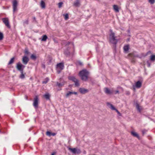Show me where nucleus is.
<instances>
[{
	"instance_id": "nucleus-1",
	"label": "nucleus",
	"mask_w": 155,
	"mask_h": 155,
	"mask_svg": "<svg viewBox=\"0 0 155 155\" xmlns=\"http://www.w3.org/2000/svg\"><path fill=\"white\" fill-rule=\"evenodd\" d=\"M88 74L89 72L86 69H83L80 71L79 74L81 79L82 81H86L88 79Z\"/></svg>"
},
{
	"instance_id": "nucleus-2",
	"label": "nucleus",
	"mask_w": 155,
	"mask_h": 155,
	"mask_svg": "<svg viewBox=\"0 0 155 155\" xmlns=\"http://www.w3.org/2000/svg\"><path fill=\"white\" fill-rule=\"evenodd\" d=\"M110 41L112 44L116 45L117 42V40L116 39V37L115 36V33L113 32L112 30H110Z\"/></svg>"
},
{
	"instance_id": "nucleus-3",
	"label": "nucleus",
	"mask_w": 155,
	"mask_h": 155,
	"mask_svg": "<svg viewBox=\"0 0 155 155\" xmlns=\"http://www.w3.org/2000/svg\"><path fill=\"white\" fill-rule=\"evenodd\" d=\"M68 79L74 82L75 87H78L79 86L80 84L79 82V81L74 77L71 76H69L68 77Z\"/></svg>"
},
{
	"instance_id": "nucleus-4",
	"label": "nucleus",
	"mask_w": 155,
	"mask_h": 155,
	"mask_svg": "<svg viewBox=\"0 0 155 155\" xmlns=\"http://www.w3.org/2000/svg\"><path fill=\"white\" fill-rule=\"evenodd\" d=\"M68 149L69 150L74 154H79L81 153V150L78 148H71L69 147L68 148Z\"/></svg>"
},
{
	"instance_id": "nucleus-5",
	"label": "nucleus",
	"mask_w": 155,
	"mask_h": 155,
	"mask_svg": "<svg viewBox=\"0 0 155 155\" xmlns=\"http://www.w3.org/2000/svg\"><path fill=\"white\" fill-rule=\"evenodd\" d=\"M25 67V66L21 64L20 62H18L16 64V68L20 71H23Z\"/></svg>"
},
{
	"instance_id": "nucleus-6",
	"label": "nucleus",
	"mask_w": 155,
	"mask_h": 155,
	"mask_svg": "<svg viewBox=\"0 0 155 155\" xmlns=\"http://www.w3.org/2000/svg\"><path fill=\"white\" fill-rule=\"evenodd\" d=\"M38 96H36L34 99V102L33 103V105L35 108L38 107Z\"/></svg>"
},
{
	"instance_id": "nucleus-7",
	"label": "nucleus",
	"mask_w": 155,
	"mask_h": 155,
	"mask_svg": "<svg viewBox=\"0 0 155 155\" xmlns=\"http://www.w3.org/2000/svg\"><path fill=\"white\" fill-rule=\"evenodd\" d=\"M13 12H14L17 10L18 2L17 0H13L12 2Z\"/></svg>"
},
{
	"instance_id": "nucleus-8",
	"label": "nucleus",
	"mask_w": 155,
	"mask_h": 155,
	"mask_svg": "<svg viewBox=\"0 0 155 155\" xmlns=\"http://www.w3.org/2000/svg\"><path fill=\"white\" fill-rule=\"evenodd\" d=\"M2 20L5 25L8 28H10L11 26L9 24L8 20L7 18H2Z\"/></svg>"
},
{
	"instance_id": "nucleus-9",
	"label": "nucleus",
	"mask_w": 155,
	"mask_h": 155,
	"mask_svg": "<svg viewBox=\"0 0 155 155\" xmlns=\"http://www.w3.org/2000/svg\"><path fill=\"white\" fill-rule=\"evenodd\" d=\"M29 61V59L27 56H24L22 58V62L23 63L26 65Z\"/></svg>"
},
{
	"instance_id": "nucleus-10",
	"label": "nucleus",
	"mask_w": 155,
	"mask_h": 155,
	"mask_svg": "<svg viewBox=\"0 0 155 155\" xmlns=\"http://www.w3.org/2000/svg\"><path fill=\"white\" fill-rule=\"evenodd\" d=\"M57 68H59L61 71L64 68V63H60L57 64Z\"/></svg>"
},
{
	"instance_id": "nucleus-11",
	"label": "nucleus",
	"mask_w": 155,
	"mask_h": 155,
	"mask_svg": "<svg viewBox=\"0 0 155 155\" xmlns=\"http://www.w3.org/2000/svg\"><path fill=\"white\" fill-rule=\"evenodd\" d=\"M131 135L134 137H136L139 140L140 139V137L139 135L137 133L134 131H132L130 132Z\"/></svg>"
},
{
	"instance_id": "nucleus-12",
	"label": "nucleus",
	"mask_w": 155,
	"mask_h": 155,
	"mask_svg": "<svg viewBox=\"0 0 155 155\" xmlns=\"http://www.w3.org/2000/svg\"><path fill=\"white\" fill-rule=\"evenodd\" d=\"M80 92L82 94H84L88 92L87 89H85L84 88H80L79 89Z\"/></svg>"
},
{
	"instance_id": "nucleus-13",
	"label": "nucleus",
	"mask_w": 155,
	"mask_h": 155,
	"mask_svg": "<svg viewBox=\"0 0 155 155\" xmlns=\"http://www.w3.org/2000/svg\"><path fill=\"white\" fill-rule=\"evenodd\" d=\"M104 89L105 92L106 94H113V91H110L108 88L105 87Z\"/></svg>"
},
{
	"instance_id": "nucleus-14",
	"label": "nucleus",
	"mask_w": 155,
	"mask_h": 155,
	"mask_svg": "<svg viewBox=\"0 0 155 155\" xmlns=\"http://www.w3.org/2000/svg\"><path fill=\"white\" fill-rule=\"evenodd\" d=\"M70 49V48L69 47L67 48V49L65 50L64 51V54L66 56H69L70 55V53L69 51V50Z\"/></svg>"
},
{
	"instance_id": "nucleus-15",
	"label": "nucleus",
	"mask_w": 155,
	"mask_h": 155,
	"mask_svg": "<svg viewBox=\"0 0 155 155\" xmlns=\"http://www.w3.org/2000/svg\"><path fill=\"white\" fill-rule=\"evenodd\" d=\"M141 82L139 81L136 82L135 86L137 88H139L141 86Z\"/></svg>"
},
{
	"instance_id": "nucleus-16",
	"label": "nucleus",
	"mask_w": 155,
	"mask_h": 155,
	"mask_svg": "<svg viewBox=\"0 0 155 155\" xmlns=\"http://www.w3.org/2000/svg\"><path fill=\"white\" fill-rule=\"evenodd\" d=\"M129 56L131 58H134L138 57V55L137 54H135L134 52L130 53L128 54Z\"/></svg>"
},
{
	"instance_id": "nucleus-17",
	"label": "nucleus",
	"mask_w": 155,
	"mask_h": 155,
	"mask_svg": "<svg viewBox=\"0 0 155 155\" xmlns=\"http://www.w3.org/2000/svg\"><path fill=\"white\" fill-rule=\"evenodd\" d=\"M129 48L130 47L129 45H124L123 48L124 51L125 52H127L129 50Z\"/></svg>"
},
{
	"instance_id": "nucleus-18",
	"label": "nucleus",
	"mask_w": 155,
	"mask_h": 155,
	"mask_svg": "<svg viewBox=\"0 0 155 155\" xmlns=\"http://www.w3.org/2000/svg\"><path fill=\"white\" fill-rule=\"evenodd\" d=\"M64 81H63L61 83H59L58 82H56V85L58 86V87H60L64 86Z\"/></svg>"
},
{
	"instance_id": "nucleus-19",
	"label": "nucleus",
	"mask_w": 155,
	"mask_h": 155,
	"mask_svg": "<svg viewBox=\"0 0 155 155\" xmlns=\"http://www.w3.org/2000/svg\"><path fill=\"white\" fill-rule=\"evenodd\" d=\"M74 5L75 7H79L80 5L79 0H76L74 3Z\"/></svg>"
},
{
	"instance_id": "nucleus-20",
	"label": "nucleus",
	"mask_w": 155,
	"mask_h": 155,
	"mask_svg": "<svg viewBox=\"0 0 155 155\" xmlns=\"http://www.w3.org/2000/svg\"><path fill=\"white\" fill-rule=\"evenodd\" d=\"M107 106L110 105V109L113 110H115L116 109L114 107L112 104H110L109 102L107 103Z\"/></svg>"
},
{
	"instance_id": "nucleus-21",
	"label": "nucleus",
	"mask_w": 155,
	"mask_h": 155,
	"mask_svg": "<svg viewBox=\"0 0 155 155\" xmlns=\"http://www.w3.org/2000/svg\"><path fill=\"white\" fill-rule=\"evenodd\" d=\"M40 6L42 8H45V3L42 0H41V2Z\"/></svg>"
},
{
	"instance_id": "nucleus-22",
	"label": "nucleus",
	"mask_w": 155,
	"mask_h": 155,
	"mask_svg": "<svg viewBox=\"0 0 155 155\" xmlns=\"http://www.w3.org/2000/svg\"><path fill=\"white\" fill-rule=\"evenodd\" d=\"M20 72L21 73V74L19 76V78L22 79H24L25 78V73L24 74L23 73V71Z\"/></svg>"
},
{
	"instance_id": "nucleus-23",
	"label": "nucleus",
	"mask_w": 155,
	"mask_h": 155,
	"mask_svg": "<svg viewBox=\"0 0 155 155\" xmlns=\"http://www.w3.org/2000/svg\"><path fill=\"white\" fill-rule=\"evenodd\" d=\"M15 58L14 57H12L10 60L8 64V65H9L13 63L14 62Z\"/></svg>"
},
{
	"instance_id": "nucleus-24",
	"label": "nucleus",
	"mask_w": 155,
	"mask_h": 155,
	"mask_svg": "<svg viewBox=\"0 0 155 155\" xmlns=\"http://www.w3.org/2000/svg\"><path fill=\"white\" fill-rule=\"evenodd\" d=\"M113 8L114 10L116 12H119V8L117 5H113Z\"/></svg>"
},
{
	"instance_id": "nucleus-25",
	"label": "nucleus",
	"mask_w": 155,
	"mask_h": 155,
	"mask_svg": "<svg viewBox=\"0 0 155 155\" xmlns=\"http://www.w3.org/2000/svg\"><path fill=\"white\" fill-rule=\"evenodd\" d=\"M43 96L46 100H49L50 99V95L48 93L45 94Z\"/></svg>"
},
{
	"instance_id": "nucleus-26",
	"label": "nucleus",
	"mask_w": 155,
	"mask_h": 155,
	"mask_svg": "<svg viewBox=\"0 0 155 155\" xmlns=\"http://www.w3.org/2000/svg\"><path fill=\"white\" fill-rule=\"evenodd\" d=\"M30 58L32 60L35 61L37 58V57L36 55L34 54H32L30 57Z\"/></svg>"
},
{
	"instance_id": "nucleus-27",
	"label": "nucleus",
	"mask_w": 155,
	"mask_h": 155,
	"mask_svg": "<svg viewBox=\"0 0 155 155\" xmlns=\"http://www.w3.org/2000/svg\"><path fill=\"white\" fill-rule=\"evenodd\" d=\"M48 38L47 36L46 35H44L42 36L41 41H45Z\"/></svg>"
},
{
	"instance_id": "nucleus-28",
	"label": "nucleus",
	"mask_w": 155,
	"mask_h": 155,
	"mask_svg": "<svg viewBox=\"0 0 155 155\" xmlns=\"http://www.w3.org/2000/svg\"><path fill=\"white\" fill-rule=\"evenodd\" d=\"M150 60L153 61H154L155 60V55H151L150 56Z\"/></svg>"
},
{
	"instance_id": "nucleus-29",
	"label": "nucleus",
	"mask_w": 155,
	"mask_h": 155,
	"mask_svg": "<svg viewBox=\"0 0 155 155\" xmlns=\"http://www.w3.org/2000/svg\"><path fill=\"white\" fill-rule=\"evenodd\" d=\"M49 80V78H46L45 80L42 82V83L43 84H46L48 82Z\"/></svg>"
},
{
	"instance_id": "nucleus-30",
	"label": "nucleus",
	"mask_w": 155,
	"mask_h": 155,
	"mask_svg": "<svg viewBox=\"0 0 155 155\" xmlns=\"http://www.w3.org/2000/svg\"><path fill=\"white\" fill-rule=\"evenodd\" d=\"M25 53L26 55H28L30 54V52H29L28 49L27 48H26L25 50Z\"/></svg>"
},
{
	"instance_id": "nucleus-31",
	"label": "nucleus",
	"mask_w": 155,
	"mask_h": 155,
	"mask_svg": "<svg viewBox=\"0 0 155 155\" xmlns=\"http://www.w3.org/2000/svg\"><path fill=\"white\" fill-rule=\"evenodd\" d=\"M73 94L72 92L69 91L66 94V97H68V96L71 95V94Z\"/></svg>"
},
{
	"instance_id": "nucleus-32",
	"label": "nucleus",
	"mask_w": 155,
	"mask_h": 155,
	"mask_svg": "<svg viewBox=\"0 0 155 155\" xmlns=\"http://www.w3.org/2000/svg\"><path fill=\"white\" fill-rule=\"evenodd\" d=\"M63 15L64 17V19L66 20H67L68 19V13L65 14H63Z\"/></svg>"
},
{
	"instance_id": "nucleus-33",
	"label": "nucleus",
	"mask_w": 155,
	"mask_h": 155,
	"mask_svg": "<svg viewBox=\"0 0 155 155\" xmlns=\"http://www.w3.org/2000/svg\"><path fill=\"white\" fill-rule=\"evenodd\" d=\"M136 108L137 109V110H138V111L139 112H140L141 110L140 108V106H139V104L137 103L136 104Z\"/></svg>"
},
{
	"instance_id": "nucleus-34",
	"label": "nucleus",
	"mask_w": 155,
	"mask_h": 155,
	"mask_svg": "<svg viewBox=\"0 0 155 155\" xmlns=\"http://www.w3.org/2000/svg\"><path fill=\"white\" fill-rule=\"evenodd\" d=\"M4 38V36L3 34L0 32V41L2 40Z\"/></svg>"
},
{
	"instance_id": "nucleus-35",
	"label": "nucleus",
	"mask_w": 155,
	"mask_h": 155,
	"mask_svg": "<svg viewBox=\"0 0 155 155\" xmlns=\"http://www.w3.org/2000/svg\"><path fill=\"white\" fill-rule=\"evenodd\" d=\"M51 132L49 131H47L46 133V135L49 137H51Z\"/></svg>"
},
{
	"instance_id": "nucleus-36",
	"label": "nucleus",
	"mask_w": 155,
	"mask_h": 155,
	"mask_svg": "<svg viewBox=\"0 0 155 155\" xmlns=\"http://www.w3.org/2000/svg\"><path fill=\"white\" fill-rule=\"evenodd\" d=\"M147 66L148 67H150L151 65V62L150 61H147Z\"/></svg>"
},
{
	"instance_id": "nucleus-37",
	"label": "nucleus",
	"mask_w": 155,
	"mask_h": 155,
	"mask_svg": "<svg viewBox=\"0 0 155 155\" xmlns=\"http://www.w3.org/2000/svg\"><path fill=\"white\" fill-rule=\"evenodd\" d=\"M149 2L151 4H153L154 3L155 0H149Z\"/></svg>"
},
{
	"instance_id": "nucleus-38",
	"label": "nucleus",
	"mask_w": 155,
	"mask_h": 155,
	"mask_svg": "<svg viewBox=\"0 0 155 155\" xmlns=\"http://www.w3.org/2000/svg\"><path fill=\"white\" fill-rule=\"evenodd\" d=\"M63 4L62 2H60L58 3V7L59 8H61V6Z\"/></svg>"
},
{
	"instance_id": "nucleus-39",
	"label": "nucleus",
	"mask_w": 155,
	"mask_h": 155,
	"mask_svg": "<svg viewBox=\"0 0 155 155\" xmlns=\"http://www.w3.org/2000/svg\"><path fill=\"white\" fill-rule=\"evenodd\" d=\"M115 111L117 113V114L119 116H121V114L119 111L117 109H116Z\"/></svg>"
},
{
	"instance_id": "nucleus-40",
	"label": "nucleus",
	"mask_w": 155,
	"mask_h": 155,
	"mask_svg": "<svg viewBox=\"0 0 155 155\" xmlns=\"http://www.w3.org/2000/svg\"><path fill=\"white\" fill-rule=\"evenodd\" d=\"M24 24H26L27 25H28V19L26 21L24 22Z\"/></svg>"
},
{
	"instance_id": "nucleus-41",
	"label": "nucleus",
	"mask_w": 155,
	"mask_h": 155,
	"mask_svg": "<svg viewBox=\"0 0 155 155\" xmlns=\"http://www.w3.org/2000/svg\"><path fill=\"white\" fill-rule=\"evenodd\" d=\"M77 62L79 65H81V66H82L83 65L81 61H78Z\"/></svg>"
},
{
	"instance_id": "nucleus-42",
	"label": "nucleus",
	"mask_w": 155,
	"mask_h": 155,
	"mask_svg": "<svg viewBox=\"0 0 155 155\" xmlns=\"http://www.w3.org/2000/svg\"><path fill=\"white\" fill-rule=\"evenodd\" d=\"M33 21L35 22V23H37V21H36V18L35 17H33Z\"/></svg>"
},
{
	"instance_id": "nucleus-43",
	"label": "nucleus",
	"mask_w": 155,
	"mask_h": 155,
	"mask_svg": "<svg viewBox=\"0 0 155 155\" xmlns=\"http://www.w3.org/2000/svg\"><path fill=\"white\" fill-rule=\"evenodd\" d=\"M41 67L42 68H44V69H45V65L44 64H42V65H41Z\"/></svg>"
},
{
	"instance_id": "nucleus-44",
	"label": "nucleus",
	"mask_w": 155,
	"mask_h": 155,
	"mask_svg": "<svg viewBox=\"0 0 155 155\" xmlns=\"http://www.w3.org/2000/svg\"><path fill=\"white\" fill-rule=\"evenodd\" d=\"M56 133H51V136H54L56 135Z\"/></svg>"
},
{
	"instance_id": "nucleus-45",
	"label": "nucleus",
	"mask_w": 155,
	"mask_h": 155,
	"mask_svg": "<svg viewBox=\"0 0 155 155\" xmlns=\"http://www.w3.org/2000/svg\"><path fill=\"white\" fill-rule=\"evenodd\" d=\"M151 53V51H148L147 53L145 56H147V55H148L149 53Z\"/></svg>"
},
{
	"instance_id": "nucleus-46",
	"label": "nucleus",
	"mask_w": 155,
	"mask_h": 155,
	"mask_svg": "<svg viewBox=\"0 0 155 155\" xmlns=\"http://www.w3.org/2000/svg\"><path fill=\"white\" fill-rule=\"evenodd\" d=\"M72 94H74L75 95H77L78 94V93L77 92H72Z\"/></svg>"
},
{
	"instance_id": "nucleus-47",
	"label": "nucleus",
	"mask_w": 155,
	"mask_h": 155,
	"mask_svg": "<svg viewBox=\"0 0 155 155\" xmlns=\"http://www.w3.org/2000/svg\"><path fill=\"white\" fill-rule=\"evenodd\" d=\"M131 62L133 63H134L135 62V61L134 58H133V59L132 60Z\"/></svg>"
},
{
	"instance_id": "nucleus-48",
	"label": "nucleus",
	"mask_w": 155,
	"mask_h": 155,
	"mask_svg": "<svg viewBox=\"0 0 155 155\" xmlns=\"http://www.w3.org/2000/svg\"><path fill=\"white\" fill-rule=\"evenodd\" d=\"M70 42H67L66 45L67 46V45H69V44H70Z\"/></svg>"
},
{
	"instance_id": "nucleus-49",
	"label": "nucleus",
	"mask_w": 155,
	"mask_h": 155,
	"mask_svg": "<svg viewBox=\"0 0 155 155\" xmlns=\"http://www.w3.org/2000/svg\"><path fill=\"white\" fill-rule=\"evenodd\" d=\"M126 94L127 95H129L130 94V92H127V93H126Z\"/></svg>"
},
{
	"instance_id": "nucleus-50",
	"label": "nucleus",
	"mask_w": 155,
	"mask_h": 155,
	"mask_svg": "<svg viewBox=\"0 0 155 155\" xmlns=\"http://www.w3.org/2000/svg\"><path fill=\"white\" fill-rule=\"evenodd\" d=\"M127 31V33L129 34H130V29H128Z\"/></svg>"
},
{
	"instance_id": "nucleus-51",
	"label": "nucleus",
	"mask_w": 155,
	"mask_h": 155,
	"mask_svg": "<svg viewBox=\"0 0 155 155\" xmlns=\"http://www.w3.org/2000/svg\"><path fill=\"white\" fill-rule=\"evenodd\" d=\"M73 85V84H70L69 85V87H72Z\"/></svg>"
},
{
	"instance_id": "nucleus-52",
	"label": "nucleus",
	"mask_w": 155,
	"mask_h": 155,
	"mask_svg": "<svg viewBox=\"0 0 155 155\" xmlns=\"http://www.w3.org/2000/svg\"><path fill=\"white\" fill-rule=\"evenodd\" d=\"M61 71H58V70H57V72L58 73V74H59L61 72Z\"/></svg>"
},
{
	"instance_id": "nucleus-53",
	"label": "nucleus",
	"mask_w": 155,
	"mask_h": 155,
	"mask_svg": "<svg viewBox=\"0 0 155 155\" xmlns=\"http://www.w3.org/2000/svg\"><path fill=\"white\" fill-rule=\"evenodd\" d=\"M119 91L118 90H117L116 91H115V94H117V93H119Z\"/></svg>"
},
{
	"instance_id": "nucleus-54",
	"label": "nucleus",
	"mask_w": 155,
	"mask_h": 155,
	"mask_svg": "<svg viewBox=\"0 0 155 155\" xmlns=\"http://www.w3.org/2000/svg\"><path fill=\"white\" fill-rule=\"evenodd\" d=\"M55 153V152H53L51 153V155H54Z\"/></svg>"
},
{
	"instance_id": "nucleus-55",
	"label": "nucleus",
	"mask_w": 155,
	"mask_h": 155,
	"mask_svg": "<svg viewBox=\"0 0 155 155\" xmlns=\"http://www.w3.org/2000/svg\"><path fill=\"white\" fill-rule=\"evenodd\" d=\"M145 133V132L144 131H142V134H144Z\"/></svg>"
},
{
	"instance_id": "nucleus-56",
	"label": "nucleus",
	"mask_w": 155,
	"mask_h": 155,
	"mask_svg": "<svg viewBox=\"0 0 155 155\" xmlns=\"http://www.w3.org/2000/svg\"><path fill=\"white\" fill-rule=\"evenodd\" d=\"M130 38H128L127 39V40L128 41H130Z\"/></svg>"
},
{
	"instance_id": "nucleus-57",
	"label": "nucleus",
	"mask_w": 155,
	"mask_h": 155,
	"mask_svg": "<svg viewBox=\"0 0 155 155\" xmlns=\"http://www.w3.org/2000/svg\"><path fill=\"white\" fill-rule=\"evenodd\" d=\"M2 133L4 134L5 133V131H3V132H2Z\"/></svg>"
},
{
	"instance_id": "nucleus-58",
	"label": "nucleus",
	"mask_w": 155,
	"mask_h": 155,
	"mask_svg": "<svg viewBox=\"0 0 155 155\" xmlns=\"http://www.w3.org/2000/svg\"><path fill=\"white\" fill-rule=\"evenodd\" d=\"M0 133H2V132L1 131V130H0Z\"/></svg>"
},
{
	"instance_id": "nucleus-59",
	"label": "nucleus",
	"mask_w": 155,
	"mask_h": 155,
	"mask_svg": "<svg viewBox=\"0 0 155 155\" xmlns=\"http://www.w3.org/2000/svg\"><path fill=\"white\" fill-rule=\"evenodd\" d=\"M128 36H130V35H128Z\"/></svg>"
}]
</instances>
